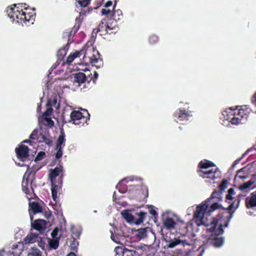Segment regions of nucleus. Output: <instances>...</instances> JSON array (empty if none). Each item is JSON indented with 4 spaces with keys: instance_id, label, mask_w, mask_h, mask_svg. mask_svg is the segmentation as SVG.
I'll return each instance as SVG.
<instances>
[{
    "instance_id": "49530a36",
    "label": "nucleus",
    "mask_w": 256,
    "mask_h": 256,
    "mask_svg": "<svg viewBox=\"0 0 256 256\" xmlns=\"http://www.w3.org/2000/svg\"><path fill=\"white\" fill-rule=\"evenodd\" d=\"M252 101V104L256 106V93L254 95Z\"/></svg>"
},
{
    "instance_id": "b1692460",
    "label": "nucleus",
    "mask_w": 256,
    "mask_h": 256,
    "mask_svg": "<svg viewBox=\"0 0 256 256\" xmlns=\"http://www.w3.org/2000/svg\"><path fill=\"white\" fill-rule=\"evenodd\" d=\"M82 50L76 51L74 52L71 53L68 57L66 62L68 64H70L72 62L80 58L82 54Z\"/></svg>"
},
{
    "instance_id": "a19ab883",
    "label": "nucleus",
    "mask_w": 256,
    "mask_h": 256,
    "mask_svg": "<svg viewBox=\"0 0 256 256\" xmlns=\"http://www.w3.org/2000/svg\"><path fill=\"white\" fill-rule=\"evenodd\" d=\"M38 134V130L36 129L34 130L30 136V138L35 139L36 138V136Z\"/></svg>"
},
{
    "instance_id": "6e6d98bb",
    "label": "nucleus",
    "mask_w": 256,
    "mask_h": 256,
    "mask_svg": "<svg viewBox=\"0 0 256 256\" xmlns=\"http://www.w3.org/2000/svg\"><path fill=\"white\" fill-rule=\"evenodd\" d=\"M75 234H76V236H80V232L78 231V232H76Z\"/></svg>"
},
{
    "instance_id": "052dcab7",
    "label": "nucleus",
    "mask_w": 256,
    "mask_h": 256,
    "mask_svg": "<svg viewBox=\"0 0 256 256\" xmlns=\"http://www.w3.org/2000/svg\"><path fill=\"white\" fill-rule=\"evenodd\" d=\"M18 164L19 166H23L22 164H21V165H20V164Z\"/></svg>"
},
{
    "instance_id": "ea45409f",
    "label": "nucleus",
    "mask_w": 256,
    "mask_h": 256,
    "mask_svg": "<svg viewBox=\"0 0 256 256\" xmlns=\"http://www.w3.org/2000/svg\"><path fill=\"white\" fill-rule=\"evenodd\" d=\"M52 108H48L46 112H44V114H42V118L45 116H50V114H52Z\"/></svg>"
},
{
    "instance_id": "ddd939ff",
    "label": "nucleus",
    "mask_w": 256,
    "mask_h": 256,
    "mask_svg": "<svg viewBox=\"0 0 256 256\" xmlns=\"http://www.w3.org/2000/svg\"><path fill=\"white\" fill-rule=\"evenodd\" d=\"M16 152L18 158L22 161H24L28 156V148L22 144L16 149Z\"/></svg>"
},
{
    "instance_id": "4be33fe9",
    "label": "nucleus",
    "mask_w": 256,
    "mask_h": 256,
    "mask_svg": "<svg viewBox=\"0 0 256 256\" xmlns=\"http://www.w3.org/2000/svg\"><path fill=\"white\" fill-rule=\"evenodd\" d=\"M61 184H58V182L54 184L52 183V196L54 200H56L58 198V194H60L61 189Z\"/></svg>"
},
{
    "instance_id": "8fccbe9b",
    "label": "nucleus",
    "mask_w": 256,
    "mask_h": 256,
    "mask_svg": "<svg viewBox=\"0 0 256 256\" xmlns=\"http://www.w3.org/2000/svg\"><path fill=\"white\" fill-rule=\"evenodd\" d=\"M252 149L251 148V149H248V150L245 153L243 154L242 156V157L244 156L246 154H248L250 151H251Z\"/></svg>"
},
{
    "instance_id": "864d4df0",
    "label": "nucleus",
    "mask_w": 256,
    "mask_h": 256,
    "mask_svg": "<svg viewBox=\"0 0 256 256\" xmlns=\"http://www.w3.org/2000/svg\"><path fill=\"white\" fill-rule=\"evenodd\" d=\"M67 256H76L74 253L70 252Z\"/></svg>"
},
{
    "instance_id": "f257e3e1",
    "label": "nucleus",
    "mask_w": 256,
    "mask_h": 256,
    "mask_svg": "<svg viewBox=\"0 0 256 256\" xmlns=\"http://www.w3.org/2000/svg\"><path fill=\"white\" fill-rule=\"evenodd\" d=\"M224 185V180H222L219 186L220 192H214L211 198L198 205L194 214L198 226H212L210 230L214 232V238L212 244L216 248H219L223 244V237L221 235L223 234L224 220L222 218H212L210 216L214 211L222 208V204L220 202L222 201Z\"/></svg>"
},
{
    "instance_id": "37998d69",
    "label": "nucleus",
    "mask_w": 256,
    "mask_h": 256,
    "mask_svg": "<svg viewBox=\"0 0 256 256\" xmlns=\"http://www.w3.org/2000/svg\"><path fill=\"white\" fill-rule=\"evenodd\" d=\"M91 57H92V58H94L95 57L96 58H98V52L96 50H95L94 48Z\"/></svg>"
},
{
    "instance_id": "aec40b11",
    "label": "nucleus",
    "mask_w": 256,
    "mask_h": 256,
    "mask_svg": "<svg viewBox=\"0 0 256 256\" xmlns=\"http://www.w3.org/2000/svg\"><path fill=\"white\" fill-rule=\"evenodd\" d=\"M123 218L128 223L134 224V216L132 214L130 210H125L121 212Z\"/></svg>"
},
{
    "instance_id": "5701e85b",
    "label": "nucleus",
    "mask_w": 256,
    "mask_h": 256,
    "mask_svg": "<svg viewBox=\"0 0 256 256\" xmlns=\"http://www.w3.org/2000/svg\"><path fill=\"white\" fill-rule=\"evenodd\" d=\"M164 226L168 229L174 228L176 222L174 220L169 216H164L162 219Z\"/></svg>"
},
{
    "instance_id": "dca6fc26",
    "label": "nucleus",
    "mask_w": 256,
    "mask_h": 256,
    "mask_svg": "<svg viewBox=\"0 0 256 256\" xmlns=\"http://www.w3.org/2000/svg\"><path fill=\"white\" fill-rule=\"evenodd\" d=\"M245 204L248 208H256V190L252 192L249 196L246 198Z\"/></svg>"
},
{
    "instance_id": "2eb2a0df",
    "label": "nucleus",
    "mask_w": 256,
    "mask_h": 256,
    "mask_svg": "<svg viewBox=\"0 0 256 256\" xmlns=\"http://www.w3.org/2000/svg\"><path fill=\"white\" fill-rule=\"evenodd\" d=\"M28 175V172H26L24 176L23 180L22 182V188L23 190L26 194H30L32 192V187L29 182Z\"/></svg>"
},
{
    "instance_id": "a878e982",
    "label": "nucleus",
    "mask_w": 256,
    "mask_h": 256,
    "mask_svg": "<svg viewBox=\"0 0 256 256\" xmlns=\"http://www.w3.org/2000/svg\"><path fill=\"white\" fill-rule=\"evenodd\" d=\"M64 146V136L62 132L59 136L57 140L56 148L62 149V146Z\"/></svg>"
},
{
    "instance_id": "c03bdc74",
    "label": "nucleus",
    "mask_w": 256,
    "mask_h": 256,
    "mask_svg": "<svg viewBox=\"0 0 256 256\" xmlns=\"http://www.w3.org/2000/svg\"><path fill=\"white\" fill-rule=\"evenodd\" d=\"M91 57H92V58H94L95 57L96 58H98V52L96 50H95L94 48Z\"/></svg>"
},
{
    "instance_id": "c85d7f7f",
    "label": "nucleus",
    "mask_w": 256,
    "mask_h": 256,
    "mask_svg": "<svg viewBox=\"0 0 256 256\" xmlns=\"http://www.w3.org/2000/svg\"><path fill=\"white\" fill-rule=\"evenodd\" d=\"M30 206L34 214L41 212V208L37 202L30 203Z\"/></svg>"
},
{
    "instance_id": "09e8293b",
    "label": "nucleus",
    "mask_w": 256,
    "mask_h": 256,
    "mask_svg": "<svg viewBox=\"0 0 256 256\" xmlns=\"http://www.w3.org/2000/svg\"><path fill=\"white\" fill-rule=\"evenodd\" d=\"M112 5V2L111 1H108L105 4V7L108 8Z\"/></svg>"
},
{
    "instance_id": "7ed1b4c3",
    "label": "nucleus",
    "mask_w": 256,
    "mask_h": 256,
    "mask_svg": "<svg viewBox=\"0 0 256 256\" xmlns=\"http://www.w3.org/2000/svg\"><path fill=\"white\" fill-rule=\"evenodd\" d=\"M226 114V120L234 125L242 124L246 122L248 117L250 111L246 106H236L234 108L232 107L225 110Z\"/></svg>"
},
{
    "instance_id": "1a4fd4ad",
    "label": "nucleus",
    "mask_w": 256,
    "mask_h": 256,
    "mask_svg": "<svg viewBox=\"0 0 256 256\" xmlns=\"http://www.w3.org/2000/svg\"><path fill=\"white\" fill-rule=\"evenodd\" d=\"M62 171V167L60 166L56 167L54 170H51L50 172L49 178L51 183L58 182V184H62V178L60 176Z\"/></svg>"
},
{
    "instance_id": "393cba45",
    "label": "nucleus",
    "mask_w": 256,
    "mask_h": 256,
    "mask_svg": "<svg viewBox=\"0 0 256 256\" xmlns=\"http://www.w3.org/2000/svg\"><path fill=\"white\" fill-rule=\"evenodd\" d=\"M136 215L138 216V218H134V224L136 225H140L144 222L146 218V213L145 212H140L139 213H137Z\"/></svg>"
},
{
    "instance_id": "603ef678",
    "label": "nucleus",
    "mask_w": 256,
    "mask_h": 256,
    "mask_svg": "<svg viewBox=\"0 0 256 256\" xmlns=\"http://www.w3.org/2000/svg\"><path fill=\"white\" fill-rule=\"evenodd\" d=\"M5 252L4 250L0 252V256H4Z\"/></svg>"
},
{
    "instance_id": "20e7f679",
    "label": "nucleus",
    "mask_w": 256,
    "mask_h": 256,
    "mask_svg": "<svg viewBox=\"0 0 256 256\" xmlns=\"http://www.w3.org/2000/svg\"><path fill=\"white\" fill-rule=\"evenodd\" d=\"M240 196V194L236 195L234 188H231L228 190V194L226 196V200L232 201L234 200L230 204L228 208H225V214H226V217L227 220V222H225V228L228 227V222L240 203L239 198Z\"/></svg>"
},
{
    "instance_id": "3c124183",
    "label": "nucleus",
    "mask_w": 256,
    "mask_h": 256,
    "mask_svg": "<svg viewBox=\"0 0 256 256\" xmlns=\"http://www.w3.org/2000/svg\"><path fill=\"white\" fill-rule=\"evenodd\" d=\"M111 238L115 242H117V243H118L119 242L118 241H117L114 238V236L112 234V236H111Z\"/></svg>"
},
{
    "instance_id": "f8f14e48",
    "label": "nucleus",
    "mask_w": 256,
    "mask_h": 256,
    "mask_svg": "<svg viewBox=\"0 0 256 256\" xmlns=\"http://www.w3.org/2000/svg\"><path fill=\"white\" fill-rule=\"evenodd\" d=\"M22 248V244L18 243V244L12 246V250H10V252L13 256H32L31 252H28L26 251H23L22 252H20Z\"/></svg>"
},
{
    "instance_id": "13d9d810",
    "label": "nucleus",
    "mask_w": 256,
    "mask_h": 256,
    "mask_svg": "<svg viewBox=\"0 0 256 256\" xmlns=\"http://www.w3.org/2000/svg\"><path fill=\"white\" fill-rule=\"evenodd\" d=\"M54 104H56V100H54Z\"/></svg>"
},
{
    "instance_id": "a18cd8bd",
    "label": "nucleus",
    "mask_w": 256,
    "mask_h": 256,
    "mask_svg": "<svg viewBox=\"0 0 256 256\" xmlns=\"http://www.w3.org/2000/svg\"><path fill=\"white\" fill-rule=\"evenodd\" d=\"M57 232H58L57 228H55L54 230L52 232L51 234L52 237L54 238H56L57 235Z\"/></svg>"
},
{
    "instance_id": "f03ea898",
    "label": "nucleus",
    "mask_w": 256,
    "mask_h": 256,
    "mask_svg": "<svg viewBox=\"0 0 256 256\" xmlns=\"http://www.w3.org/2000/svg\"><path fill=\"white\" fill-rule=\"evenodd\" d=\"M198 167L199 175L206 182L211 184L218 182V180L220 178L222 173L213 162L203 160L200 162Z\"/></svg>"
},
{
    "instance_id": "5fc2aeb1",
    "label": "nucleus",
    "mask_w": 256,
    "mask_h": 256,
    "mask_svg": "<svg viewBox=\"0 0 256 256\" xmlns=\"http://www.w3.org/2000/svg\"><path fill=\"white\" fill-rule=\"evenodd\" d=\"M98 74L96 72H94V77L96 78H98Z\"/></svg>"
},
{
    "instance_id": "4468645a",
    "label": "nucleus",
    "mask_w": 256,
    "mask_h": 256,
    "mask_svg": "<svg viewBox=\"0 0 256 256\" xmlns=\"http://www.w3.org/2000/svg\"><path fill=\"white\" fill-rule=\"evenodd\" d=\"M150 232H152V230L148 227L140 228L133 230V234L136 238L140 240L146 238Z\"/></svg>"
},
{
    "instance_id": "4d7b16f0",
    "label": "nucleus",
    "mask_w": 256,
    "mask_h": 256,
    "mask_svg": "<svg viewBox=\"0 0 256 256\" xmlns=\"http://www.w3.org/2000/svg\"><path fill=\"white\" fill-rule=\"evenodd\" d=\"M74 226H72V233H73L74 234Z\"/></svg>"
},
{
    "instance_id": "473e14b6",
    "label": "nucleus",
    "mask_w": 256,
    "mask_h": 256,
    "mask_svg": "<svg viewBox=\"0 0 256 256\" xmlns=\"http://www.w3.org/2000/svg\"><path fill=\"white\" fill-rule=\"evenodd\" d=\"M180 243V240L178 238H174L170 240L168 244V248H172Z\"/></svg>"
},
{
    "instance_id": "e433bc0d",
    "label": "nucleus",
    "mask_w": 256,
    "mask_h": 256,
    "mask_svg": "<svg viewBox=\"0 0 256 256\" xmlns=\"http://www.w3.org/2000/svg\"><path fill=\"white\" fill-rule=\"evenodd\" d=\"M148 210L149 212L153 216H156L157 214L154 208L151 205L148 206Z\"/></svg>"
},
{
    "instance_id": "7c9ffc66",
    "label": "nucleus",
    "mask_w": 256,
    "mask_h": 256,
    "mask_svg": "<svg viewBox=\"0 0 256 256\" xmlns=\"http://www.w3.org/2000/svg\"><path fill=\"white\" fill-rule=\"evenodd\" d=\"M38 140L40 142H43L47 144H52V141L48 135H44L40 134L38 136Z\"/></svg>"
},
{
    "instance_id": "0eeeda50",
    "label": "nucleus",
    "mask_w": 256,
    "mask_h": 256,
    "mask_svg": "<svg viewBox=\"0 0 256 256\" xmlns=\"http://www.w3.org/2000/svg\"><path fill=\"white\" fill-rule=\"evenodd\" d=\"M48 241V238L46 237H41L38 234L32 232L28 234L24 240L25 244L38 242V246L42 250H44L46 246H47Z\"/></svg>"
},
{
    "instance_id": "bf43d9fd",
    "label": "nucleus",
    "mask_w": 256,
    "mask_h": 256,
    "mask_svg": "<svg viewBox=\"0 0 256 256\" xmlns=\"http://www.w3.org/2000/svg\"><path fill=\"white\" fill-rule=\"evenodd\" d=\"M23 142H28V140H24Z\"/></svg>"
},
{
    "instance_id": "39448f33",
    "label": "nucleus",
    "mask_w": 256,
    "mask_h": 256,
    "mask_svg": "<svg viewBox=\"0 0 256 256\" xmlns=\"http://www.w3.org/2000/svg\"><path fill=\"white\" fill-rule=\"evenodd\" d=\"M6 12L10 18L12 19L13 20H16L18 23H24L26 24L30 20V19H26L25 12L22 10L20 11L15 6L8 8Z\"/></svg>"
},
{
    "instance_id": "4c0bfd02",
    "label": "nucleus",
    "mask_w": 256,
    "mask_h": 256,
    "mask_svg": "<svg viewBox=\"0 0 256 256\" xmlns=\"http://www.w3.org/2000/svg\"><path fill=\"white\" fill-rule=\"evenodd\" d=\"M45 156V152H40L35 158V161H39L42 160Z\"/></svg>"
},
{
    "instance_id": "9d476101",
    "label": "nucleus",
    "mask_w": 256,
    "mask_h": 256,
    "mask_svg": "<svg viewBox=\"0 0 256 256\" xmlns=\"http://www.w3.org/2000/svg\"><path fill=\"white\" fill-rule=\"evenodd\" d=\"M83 66H80L78 69L80 70H83L85 73L78 72L74 74V84H78V86H79L80 84H82L86 80V76H88L90 75V70L86 68H83Z\"/></svg>"
},
{
    "instance_id": "412c9836",
    "label": "nucleus",
    "mask_w": 256,
    "mask_h": 256,
    "mask_svg": "<svg viewBox=\"0 0 256 256\" xmlns=\"http://www.w3.org/2000/svg\"><path fill=\"white\" fill-rule=\"evenodd\" d=\"M116 256H132V252L122 247H116L115 248Z\"/></svg>"
},
{
    "instance_id": "bb28decb",
    "label": "nucleus",
    "mask_w": 256,
    "mask_h": 256,
    "mask_svg": "<svg viewBox=\"0 0 256 256\" xmlns=\"http://www.w3.org/2000/svg\"><path fill=\"white\" fill-rule=\"evenodd\" d=\"M109 24H107L104 22H102L98 26V31L102 32H106L107 34H112V32H109L108 30V28Z\"/></svg>"
},
{
    "instance_id": "6e6552de",
    "label": "nucleus",
    "mask_w": 256,
    "mask_h": 256,
    "mask_svg": "<svg viewBox=\"0 0 256 256\" xmlns=\"http://www.w3.org/2000/svg\"><path fill=\"white\" fill-rule=\"evenodd\" d=\"M256 161L253 162L252 164H248L246 166L240 168L236 172L234 178V184L236 186L240 182V180H243L248 177L252 170V165H256Z\"/></svg>"
},
{
    "instance_id": "423d86ee",
    "label": "nucleus",
    "mask_w": 256,
    "mask_h": 256,
    "mask_svg": "<svg viewBox=\"0 0 256 256\" xmlns=\"http://www.w3.org/2000/svg\"><path fill=\"white\" fill-rule=\"evenodd\" d=\"M94 48L92 46L84 47V49L81 50L82 51V56L83 55V61L80 62H78L75 64H78L80 66H83V64H84L86 66L88 63L92 64H94L97 63L98 59L96 58L95 57L94 58H92V57H91L92 53L94 52Z\"/></svg>"
},
{
    "instance_id": "72a5a7b5",
    "label": "nucleus",
    "mask_w": 256,
    "mask_h": 256,
    "mask_svg": "<svg viewBox=\"0 0 256 256\" xmlns=\"http://www.w3.org/2000/svg\"><path fill=\"white\" fill-rule=\"evenodd\" d=\"M89 2L90 0H76V3L82 7L86 6Z\"/></svg>"
},
{
    "instance_id": "de8ad7c7",
    "label": "nucleus",
    "mask_w": 256,
    "mask_h": 256,
    "mask_svg": "<svg viewBox=\"0 0 256 256\" xmlns=\"http://www.w3.org/2000/svg\"><path fill=\"white\" fill-rule=\"evenodd\" d=\"M26 19L27 20L30 19V20L28 22H30V23L32 24H33V22H32L33 18H32L28 14H26Z\"/></svg>"
},
{
    "instance_id": "9b49d317",
    "label": "nucleus",
    "mask_w": 256,
    "mask_h": 256,
    "mask_svg": "<svg viewBox=\"0 0 256 256\" xmlns=\"http://www.w3.org/2000/svg\"><path fill=\"white\" fill-rule=\"evenodd\" d=\"M256 174L252 176L251 178L247 182L238 186V190L248 192L251 190L256 188Z\"/></svg>"
},
{
    "instance_id": "f704fd0d",
    "label": "nucleus",
    "mask_w": 256,
    "mask_h": 256,
    "mask_svg": "<svg viewBox=\"0 0 256 256\" xmlns=\"http://www.w3.org/2000/svg\"><path fill=\"white\" fill-rule=\"evenodd\" d=\"M116 22L114 20H112V23L108 24H109V26L108 28V30L109 32H112V33L114 32L113 31H116Z\"/></svg>"
},
{
    "instance_id": "f3484780",
    "label": "nucleus",
    "mask_w": 256,
    "mask_h": 256,
    "mask_svg": "<svg viewBox=\"0 0 256 256\" xmlns=\"http://www.w3.org/2000/svg\"><path fill=\"white\" fill-rule=\"evenodd\" d=\"M84 118L83 114L79 110H74L70 114V120L73 124L76 125L80 123V120Z\"/></svg>"
},
{
    "instance_id": "58836bf2",
    "label": "nucleus",
    "mask_w": 256,
    "mask_h": 256,
    "mask_svg": "<svg viewBox=\"0 0 256 256\" xmlns=\"http://www.w3.org/2000/svg\"><path fill=\"white\" fill-rule=\"evenodd\" d=\"M31 253L32 256H42L41 252L37 249L32 250Z\"/></svg>"
},
{
    "instance_id": "c756f323",
    "label": "nucleus",
    "mask_w": 256,
    "mask_h": 256,
    "mask_svg": "<svg viewBox=\"0 0 256 256\" xmlns=\"http://www.w3.org/2000/svg\"><path fill=\"white\" fill-rule=\"evenodd\" d=\"M39 120L43 122L44 124L48 125L49 126H52L54 124V122L52 120L50 116H45L42 118V116L39 118Z\"/></svg>"
},
{
    "instance_id": "a211bd4d",
    "label": "nucleus",
    "mask_w": 256,
    "mask_h": 256,
    "mask_svg": "<svg viewBox=\"0 0 256 256\" xmlns=\"http://www.w3.org/2000/svg\"><path fill=\"white\" fill-rule=\"evenodd\" d=\"M46 222L41 219H38L32 223V227L34 229L40 231V233L46 228Z\"/></svg>"
},
{
    "instance_id": "c9c22d12",
    "label": "nucleus",
    "mask_w": 256,
    "mask_h": 256,
    "mask_svg": "<svg viewBox=\"0 0 256 256\" xmlns=\"http://www.w3.org/2000/svg\"><path fill=\"white\" fill-rule=\"evenodd\" d=\"M102 13L103 15L110 16L112 15V12L108 8H106L102 10Z\"/></svg>"
},
{
    "instance_id": "cd10ccee",
    "label": "nucleus",
    "mask_w": 256,
    "mask_h": 256,
    "mask_svg": "<svg viewBox=\"0 0 256 256\" xmlns=\"http://www.w3.org/2000/svg\"><path fill=\"white\" fill-rule=\"evenodd\" d=\"M178 115V118L180 120H187L189 116H192V114H191V112H186L185 111L182 110H179Z\"/></svg>"
},
{
    "instance_id": "2f4dec72",
    "label": "nucleus",
    "mask_w": 256,
    "mask_h": 256,
    "mask_svg": "<svg viewBox=\"0 0 256 256\" xmlns=\"http://www.w3.org/2000/svg\"><path fill=\"white\" fill-rule=\"evenodd\" d=\"M47 244H48L50 247L53 249H56L58 246V242L57 240H48V239Z\"/></svg>"
},
{
    "instance_id": "79ce46f5",
    "label": "nucleus",
    "mask_w": 256,
    "mask_h": 256,
    "mask_svg": "<svg viewBox=\"0 0 256 256\" xmlns=\"http://www.w3.org/2000/svg\"><path fill=\"white\" fill-rule=\"evenodd\" d=\"M58 151L56 154V158H60L62 157V149L60 148H56Z\"/></svg>"
},
{
    "instance_id": "6ab92c4d",
    "label": "nucleus",
    "mask_w": 256,
    "mask_h": 256,
    "mask_svg": "<svg viewBox=\"0 0 256 256\" xmlns=\"http://www.w3.org/2000/svg\"><path fill=\"white\" fill-rule=\"evenodd\" d=\"M237 160L235 161L234 164L232 165L231 168L228 170V172L225 174V176L226 177L225 178V188H226V185L227 184L232 178H234V175L236 174H234V168L235 166L239 162L240 159Z\"/></svg>"
}]
</instances>
